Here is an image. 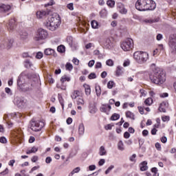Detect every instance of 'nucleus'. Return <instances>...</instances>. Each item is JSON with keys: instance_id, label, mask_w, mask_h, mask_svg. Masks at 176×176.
I'll return each instance as SVG.
<instances>
[{"instance_id": "nucleus-1", "label": "nucleus", "mask_w": 176, "mask_h": 176, "mask_svg": "<svg viewBox=\"0 0 176 176\" xmlns=\"http://www.w3.org/2000/svg\"><path fill=\"white\" fill-rule=\"evenodd\" d=\"M150 79L155 85H163L166 82V73L162 69L155 67L150 75Z\"/></svg>"}, {"instance_id": "nucleus-2", "label": "nucleus", "mask_w": 176, "mask_h": 176, "mask_svg": "<svg viewBox=\"0 0 176 176\" xmlns=\"http://www.w3.org/2000/svg\"><path fill=\"white\" fill-rule=\"evenodd\" d=\"M135 8L140 12L155 10L156 9V3L153 0H138L135 3Z\"/></svg>"}, {"instance_id": "nucleus-3", "label": "nucleus", "mask_w": 176, "mask_h": 176, "mask_svg": "<svg viewBox=\"0 0 176 176\" xmlns=\"http://www.w3.org/2000/svg\"><path fill=\"white\" fill-rule=\"evenodd\" d=\"M61 24V18L60 15L50 16L48 18V21L45 23V27L50 31H56Z\"/></svg>"}, {"instance_id": "nucleus-4", "label": "nucleus", "mask_w": 176, "mask_h": 176, "mask_svg": "<svg viewBox=\"0 0 176 176\" xmlns=\"http://www.w3.org/2000/svg\"><path fill=\"white\" fill-rule=\"evenodd\" d=\"M133 58L138 64H144L149 60V54L146 52L138 51L133 54Z\"/></svg>"}, {"instance_id": "nucleus-5", "label": "nucleus", "mask_w": 176, "mask_h": 176, "mask_svg": "<svg viewBox=\"0 0 176 176\" xmlns=\"http://www.w3.org/2000/svg\"><path fill=\"white\" fill-rule=\"evenodd\" d=\"M49 36V33L47 32V30L43 29V28H39L37 32L36 35L34 37V41L36 42H39V41H43L46 39Z\"/></svg>"}, {"instance_id": "nucleus-6", "label": "nucleus", "mask_w": 176, "mask_h": 176, "mask_svg": "<svg viewBox=\"0 0 176 176\" xmlns=\"http://www.w3.org/2000/svg\"><path fill=\"white\" fill-rule=\"evenodd\" d=\"M45 127V122L43 121H34L30 122V129L32 131H41Z\"/></svg>"}, {"instance_id": "nucleus-7", "label": "nucleus", "mask_w": 176, "mask_h": 176, "mask_svg": "<svg viewBox=\"0 0 176 176\" xmlns=\"http://www.w3.org/2000/svg\"><path fill=\"white\" fill-rule=\"evenodd\" d=\"M120 46L124 52H130L133 47V39L127 38L121 43Z\"/></svg>"}, {"instance_id": "nucleus-8", "label": "nucleus", "mask_w": 176, "mask_h": 176, "mask_svg": "<svg viewBox=\"0 0 176 176\" xmlns=\"http://www.w3.org/2000/svg\"><path fill=\"white\" fill-rule=\"evenodd\" d=\"M169 47L173 54H176V33L172 34L170 37Z\"/></svg>"}, {"instance_id": "nucleus-9", "label": "nucleus", "mask_w": 176, "mask_h": 176, "mask_svg": "<svg viewBox=\"0 0 176 176\" xmlns=\"http://www.w3.org/2000/svg\"><path fill=\"white\" fill-rule=\"evenodd\" d=\"M14 101L19 108H23L27 105V100L23 98H16Z\"/></svg>"}, {"instance_id": "nucleus-10", "label": "nucleus", "mask_w": 176, "mask_h": 176, "mask_svg": "<svg viewBox=\"0 0 176 176\" xmlns=\"http://www.w3.org/2000/svg\"><path fill=\"white\" fill-rule=\"evenodd\" d=\"M16 28V19H11L7 25V28L9 32H13L14 28Z\"/></svg>"}, {"instance_id": "nucleus-11", "label": "nucleus", "mask_w": 176, "mask_h": 176, "mask_svg": "<svg viewBox=\"0 0 176 176\" xmlns=\"http://www.w3.org/2000/svg\"><path fill=\"white\" fill-rule=\"evenodd\" d=\"M12 10V6L9 4H0V13H8Z\"/></svg>"}, {"instance_id": "nucleus-12", "label": "nucleus", "mask_w": 176, "mask_h": 176, "mask_svg": "<svg viewBox=\"0 0 176 176\" xmlns=\"http://www.w3.org/2000/svg\"><path fill=\"white\" fill-rule=\"evenodd\" d=\"M103 46L106 49H112V47H113V43H112V38H105L103 42Z\"/></svg>"}, {"instance_id": "nucleus-13", "label": "nucleus", "mask_w": 176, "mask_h": 176, "mask_svg": "<svg viewBox=\"0 0 176 176\" xmlns=\"http://www.w3.org/2000/svg\"><path fill=\"white\" fill-rule=\"evenodd\" d=\"M111 109L112 107H111V104H103L100 108V112H104L106 115H109V112H111Z\"/></svg>"}, {"instance_id": "nucleus-14", "label": "nucleus", "mask_w": 176, "mask_h": 176, "mask_svg": "<svg viewBox=\"0 0 176 176\" xmlns=\"http://www.w3.org/2000/svg\"><path fill=\"white\" fill-rule=\"evenodd\" d=\"M3 45H1V47H6V49H10L12 45H13V39L8 38L3 43Z\"/></svg>"}, {"instance_id": "nucleus-15", "label": "nucleus", "mask_w": 176, "mask_h": 176, "mask_svg": "<svg viewBox=\"0 0 176 176\" xmlns=\"http://www.w3.org/2000/svg\"><path fill=\"white\" fill-rule=\"evenodd\" d=\"M79 97H82V93L80 91L75 90L72 95V100H76Z\"/></svg>"}, {"instance_id": "nucleus-16", "label": "nucleus", "mask_w": 176, "mask_h": 176, "mask_svg": "<svg viewBox=\"0 0 176 176\" xmlns=\"http://www.w3.org/2000/svg\"><path fill=\"white\" fill-rule=\"evenodd\" d=\"M168 104L166 102H162L159 107L160 112L166 113V108H167Z\"/></svg>"}, {"instance_id": "nucleus-17", "label": "nucleus", "mask_w": 176, "mask_h": 176, "mask_svg": "<svg viewBox=\"0 0 176 176\" xmlns=\"http://www.w3.org/2000/svg\"><path fill=\"white\" fill-rule=\"evenodd\" d=\"M55 51L52 48H47L44 51L45 56H54Z\"/></svg>"}, {"instance_id": "nucleus-18", "label": "nucleus", "mask_w": 176, "mask_h": 176, "mask_svg": "<svg viewBox=\"0 0 176 176\" xmlns=\"http://www.w3.org/2000/svg\"><path fill=\"white\" fill-rule=\"evenodd\" d=\"M148 162L146 161H144L140 164V170L141 171H146L148 170Z\"/></svg>"}, {"instance_id": "nucleus-19", "label": "nucleus", "mask_w": 176, "mask_h": 176, "mask_svg": "<svg viewBox=\"0 0 176 176\" xmlns=\"http://www.w3.org/2000/svg\"><path fill=\"white\" fill-rule=\"evenodd\" d=\"M46 16V12L45 11H38L36 12L37 19H43Z\"/></svg>"}, {"instance_id": "nucleus-20", "label": "nucleus", "mask_w": 176, "mask_h": 176, "mask_svg": "<svg viewBox=\"0 0 176 176\" xmlns=\"http://www.w3.org/2000/svg\"><path fill=\"white\" fill-rule=\"evenodd\" d=\"M78 134L80 135H83L85 134V125L83 124H80L79 125Z\"/></svg>"}, {"instance_id": "nucleus-21", "label": "nucleus", "mask_w": 176, "mask_h": 176, "mask_svg": "<svg viewBox=\"0 0 176 176\" xmlns=\"http://www.w3.org/2000/svg\"><path fill=\"white\" fill-rule=\"evenodd\" d=\"M99 155L100 156H105L107 155V150L104 146H101L99 149Z\"/></svg>"}, {"instance_id": "nucleus-22", "label": "nucleus", "mask_w": 176, "mask_h": 176, "mask_svg": "<svg viewBox=\"0 0 176 176\" xmlns=\"http://www.w3.org/2000/svg\"><path fill=\"white\" fill-rule=\"evenodd\" d=\"M76 100L77 105H85V100H83L82 96L77 98Z\"/></svg>"}, {"instance_id": "nucleus-23", "label": "nucleus", "mask_w": 176, "mask_h": 176, "mask_svg": "<svg viewBox=\"0 0 176 176\" xmlns=\"http://www.w3.org/2000/svg\"><path fill=\"white\" fill-rule=\"evenodd\" d=\"M126 118H129V119H131L132 120H134L135 118H134V113H132L130 111H128L125 113Z\"/></svg>"}, {"instance_id": "nucleus-24", "label": "nucleus", "mask_w": 176, "mask_h": 176, "mask_svg": "<svg viewBox=\"0 0 176 176\" xmlns=\"http://www.w3.org/2000/svg\"><path fill=\"white\" fill-rule=\"evenodd\" d=\"M38 152V147L33 146L30 150H28L26 153L30 155L31 153H36Z\"/></svg>"}, {"instance_id": "nucleus-25", "label": "nucleus", "mask_w": 176, "mask_h": 176, "mask_svg": "<svg viewBox=\"0 0 176 176\" xmlns=\"http://www.w3.org/2000/svg\"><path fill=\"white\" fill-rule=\"evenodd\" d=\"M67 42L69 44V47H72V46L74 45V38H72V36H67Z\"/></svg>"}, {"instance_id": "nucleus-26", "label": "nucleus", "mask_w": 176, "mask_h": 176, "mask_svg": "<svg viewBox=\"0 0 176 176\" xmlns=\"http://www.w3.org/2000/svg\"><path fill=\"white\" fill-rule=\"evenodd\" d=\"M153 103V100L152 99V98H148L147 99L145 100L144 101V104L145 105H146L147 107H150V105L151 104Z\"/></svg>"}, {"instance_id": "nucleus-27", "label": "nucleus", "mask_w": 176, "mask_h": 176, "mask_svg": "<svg viewBox=\"0 0 176 176\" xmlns=\"http://www.w3.org/2000/svg\"><path fill=\"white\" fill-rule=\"evenodd\" d=\"M70 80H71V78L69 76H67V75L62 76V78L60 79V82L62 83H64V82H69Z\"/></svg>"}, {"instance_id": "nucleus-28", "label": "nucleus", "mask_w": 176, "mask_h": 176, "mask_svg": "<svg viewBox=\"0 0 176 176\" xmlns=\"http://www.w3.org/2000/svg\"><path fill=\"white\" fill-rule=\"evenodd\" d=\"M123 67L118 66L117 67V70H116V75L117 76H120V75H122L123 74Z\"/></svg>"}, {"instance_id": "nucleus-29", "label": "nucleus", "mask_w": 176, "mask_h": 176, "mask_svg": "<svg viewBox=\"0 0 176 176\" xmlns=\"http://www.w3.org/2000/svg\"><path fill=\"white\" fill-rule=\"evenodd\" d=\"M14 137L15 138H16V140H20V138H21V137H23V134H21V132L17 131L14 132Z\"/></svg>"}, {"instance_id": "nucleus-30", "label": "nucleus", "mask_w": 176, "mask_h": 176, "mask_svg": "<svg viewBox=\"0 0 176 176\" xmlns=\"http://www.w3.org/2000/svg\"><path fill=\"white\" fill-rule=\"evenodd\" d=\"M65 68L67 71H72L74 69V66L70 63H67L65 65Z\"/></svg>"}, {"instance_id": "nucleus-31", "label": "nucleus", "mask_w": 176, "mask_h": 176, "mask_svg": "<svg viewBox=\"0 0 176 176\" xmlns=\"http://www.w3.org/2000/svg\"><path fill=\"white\" fill-rule=\"evenodd\" d=\"M91 25L92 28H94L95 30L98 28V22H97V21H95V20L92 21L91 22Z\"/></svg>"}, {"instance_id": "nucleus-32", "label": "nucleus", "mask_w": 176, "mask_h": 176, "mask_svg": "<svg viewBox=\"0 0 176 176\" xmlns=\"http://www.w3.org/2000/svg\"><path fill=\"white\" fill-rule=\"evenodd\" d=\"M57 51L59 53H64V52H65V46H64V45H59V46H58Z\"/></svg>"}, {"instance_id": "nucleus-33", "label": "nucleus", "mask_w": 176, "mask_h": 176, "mask_svg": "<svg viewBox=\"0 0 176 176\" xmlns=\"http://www.w3.org/2000/svg\"><path fill=\"white\" fill-rule=\"evenodd\" d=\"M120 118V115L118 114V113H113L110 120H118L119 118Z\"/></svg>"}, {"instance_id": "nucleus-34", "label": "nucleus", "mask_w": 176, "mask_h": 176, "mask_svg": "<svg viewBox=\"0 0 176 176\" xmlns=\"http://www.w3.org/2000/svg\"><path fill=\"white\" fill-rule=\"evenodd\" d=\"M20 36L21 39H27V38H28V33L26 32H21L20 33Z\"/></svg>"}, {"instance_id": "nucleus-35", "label": "nucleus", "mask_w": 176, "mask_h": 176, "mask_svg": "<svg viewBox=\"0 0 176 176\" xmlns=\"http://www.w3.org/2000/svg\"><path fill=\"white\" fill-rule=\"evenodd\" d=\"M123 142L120 140L118 144V148L119 151H124V148L123 147Z\"/></svg>"}, {"instance_id": "nucleus-36", "label": "nucleus", "mask_w": 176, "mask_h": 176, "mask_svg": "<svg viewBox=\"0 0 176 176\" xmlns=\"http://www.w3.org/2000/svg\"><path fill=\"white\" fill-rule=\"evenodd\" d=\"M146 23H149L150 24H152L153 23H157V21H159V18H156L154 19H146Z\"/></svg>"}, {"instance_id": "nucleus-37", "label": "nucleus", "mask_w": 176, "mask_h": 176, "mask_svg": "<svg viewBox=\"0 0 176 176\" xmlns=\"http://www.w3.org/2000/svg\"><path fill=\"white\" fill-rule=\"evenodd\" d=\"M91 94V89H90V87L89 85H87L85 87V94L86 96H90Z\"/></svg>"}, {"instance_id": "nucleus-38", "label": "nucleus", "mask_w": 176, "mask_h": 176, "mask_svg": "<svg viewBox=\"0 0 176 176\" xmlns=\"http://www.w3.org/2000/svg\"><path fill=\"white\" fill-rule=\"evenodd\" d=\"M107 5L110 8H113V6H115V1L112 0H108L107 1Z\"/></svg>"}, {"instance_id": "nucleus-39", "label": "nucleus", "mask_w": 176, "mask_h": 176, "mask_svg": "<svg viewBox=\"0 0 176 176\" xmlns=\"http://www.w3.org/2000/svg\"><path fill=\"white\" fill-rule=\"evenodd\" d=\"M151 173H153V176H159V173H157V168L156 167L151 168Z\"/></svg>"}, {"instance_id": "nucleus-40", "label": "nucleus", "mask_w": 176, "mask_h": 176, "mask_svg": "<svg viewBox=\"0 0 176 176\" xmlns=\"http://www.w3.org/2000/svg\"><path fill=\"white\" fill-rule=\"evenodd\" d=\"M96 95L98 97L101 96V87L100 86L96 87Z\"/></svg>"}, {"instance_id": "nucleus-41", "label": "nucleus", "mask_w": 176, "mask_h": 176, "mask_svg": "<svg viewBox=\"0 0 176 176\" xmlns=\"http://www.w3.org/2000/svg\"><path fill=\"white\" fill-rule=\"evenodd\" d=\"M135 157H137V155L133 154V155L129 157L130 162H132L133 163H135V162H137V160H135Z\"/></svg>"}, {"instance_id": "nucleus-42", "label": "nucleus", "mask_w": 176, "mask_h": 176, "mask_svg": "<svg viewBox=\"0 0 176 176\" xmlns=\"http://www.w3.org/2000/svg\"><path fill=\"white\" fill-rule=\"evenodd\" d=\"M80 171V167H76V168H74L71 173L69 174V175H73L76 173H79Z\"/></svg>"}, {"instance_id": "nucleus-43", "label": "nucleus", "mask_w": 176, "mask_h": 176, "mask_svg": "<svg viewBox=\"0 0 176 176\" xmlns=\"http://www.w3.org/2000/svg\"><path fill=\"white\" fill-rule=\"evenodd\" d=\"M113 86H115V82L110 80L107 83V87L108 89H112V87H113Z\"/></svg>"}, {"instance_id": "nucleus-44", "label": "nucleus", "mask_w": 176, "mask_h": 176, "mask_svg": "<svg viewBox=\"0 0 176 176\" xmlns=\"http://www.w3.org/2000/svg\"><path fill=\"white\" fill-rule=\"evenodd\" d=\"M106 64L109 67H113V60H112L111 59H109L106 61Z\"/></svg>"}, {"instance_id": "nucleus-45", "label": "nucleus", "mask_w": 176, "mask_h": 176, "mask_svg": "<svg viewBox=\"0 0 176 176\" xmlns=\"http://www.w3.org/2000/svg\"><path fill=\"white\" fill-rule=\"evenodd\" d=\"M43 57V53L38 52L36 53V58H38V60H41Z\"/></svg>"}, {"instance_id": "nucleus-46", "label": "nucleus", "mask_w": 176, "mask_h": 176, "mask_svg": "<svg viewBox=\"0 0 176 176\" xmlns=\"http://www.w3.org/2000/svg\"><path fill=\"white\" fill-rule=\"evenodd\" d=\"M162 122H168L170 120V116H164L162 117Z\"/></svg>"}, {"instance_id": "nucleus-47", "label": "nucleus", "mask_w": 176, "mask_h": 176, "mask_svg": "<svg viewBox=\"0 0 176 176\" xmlns=\"http://www.w3.org/2000/svg\"><path fill=\"white\" fill-rule=\"evenodd\" d=\"M113 168H115V166L113 165H111L110 166L107 170L105 171V174H109V173H111V170L113 169Z\"/></svg>"}, {"instance_id": "nucleus-48", "label": "nucleus", "mask_w": 176, "mask_h": 176, "mask_svg": "<svg viewBox=\"0 0 176 176\" xmlns=\"http://www.w3.org/2000/svg\"><path fill=\"white\" fill-rule=\"evenodd\" d=\"M89 79H96L97 78V76L96 75V74L94 73H91L89 76H88Z\"/></svg>"}, {"instance_id": "nucleus-49", "label": "nucleus", "mask_w": 176, "mask_h": 176, "mask_svg": "<svg viewBox=\"0 0 176 176\" xmlns=\"http://www.w3.org/2000/svg\"><path fill=\"white\" fill-rule=\"evenodd\" d=\"M67 8L69 10H74V3H70L67 4Z\"/></svg>"}, {"instance_id": "nucleus-50", "label": "nucleus", "mask_w": 176, "mask_h": 176, "mask_svg": "<svg viewBox=\"0 0 176 176\" xmlns=\"http://www.w3.org/2000/svg\"><path fill=\"white\" fill-rule=\"evenodd\" d=\"M140 97H145V96H146V91L144 90V89H140Z\"/></svg>"}, {"instance_id": "nucleus-51", "label": "nucleus", "mask_w": 176, "mask_h": 176, "mask_svg": "<svg viewBox=\"0 0 176 176\" xmlns=\"http://www.w3.org/2000/svg\"><path fill=\"white\" fill-rule=\"evenodd\" d=\"M38 156L36 155H34L32 157L31 159V161L33 162V163H36V162H38Z\"/></svg>"}, {"instance_id": "nucleus-52", "label": "nucleus", "mask_w": 176, "mask_h": 176, "mask_svg": "<svg viewBox=\"0 0 176 176\" xmlns=\"http://www.w3.org/2000/svg\"><path fill=\"white\" fill-rule=\"evenodd\" d=\"M39 166H34L30 170V174H32V173H34V171H36V170H38V168H39Z\"/></svg>"}, {"instance_id": "nucleus-53", "label": "nucleus", "mask_w": 176, "mask_h": 176, "mask_svg": "<svg viewBox=\"0 0 176 176\" xmlns=\"http://www.w3.org/2000/svg\"><path fill=\"white\" fill-rule=\"evenodd\" d=\"M138 109L141 115H144V107H138Z\"/></svg>"}, {"instance_id": "nucleus-54", "label": "nucleus", "mask_w": 176, "mask_h": 176, "mask_svg": "<svg viewBox=\"0 0 176 176\" xmlns=\"http://www.w3.org/2000/svg\"><path fill=\"white\" fill-rule=\"evenodd\" d=\"M45 163H47V164H50V163H52V158L50 157H47L45 159Z\"/></svg>"}, {"instance_id": "nucleus-55", "label": "nucleus", "mask_w": 176, "mask_h": 176, "mask_svg": "<svg viewBox=\"0 0 176 176\" xmlns=\"http://www.w3.org/2000/svg\"><path fill=\"white\" fill-rule=\"evenodd\" d=\"M1 175H6V174H9V169L7 168L5 170L1 173Z\"/></svg>"}, {"instance_id": "nucleus-56", "label": "nucleus", "mask_w": 176, "mask_h": 176, "mask_svg": "<svg viewBox=\"0 0 176 176\" xmlns=\"http://www.w3.org/2000/svg\"><path fill=\"white\" fill-rule=\"evenodd\" d=\"M72 63H74V64H75V65H79V60L76 58H74L72 60Z\"/></svg>"}, {"instance_id": "nucleus-57", "label": "nucleus", "mask_w": 176, "mask_h": 176, "mask_svg": "<svg viewBox=\"0 0 176 176\" xmlns=\"http://www.w3.org/2000/svg\"><path fill=\"white\" fill-rule=\"evenodd\" d=\"M0 142L1 144H6V138L5 137L0 138Z\"/></svg>"}, {"instance_id": "nucleus-58", "label": "nucleus", "mask_w": 176, "mask_h": 176, "mask_svg": "<svg viewBox=\"0 0 176 176\" xmlns=\"http://www.w3.org/2000/svg\"><path fill=\"white\" fill-rule=\"evenodd\" d=\"M112 127H113V125L109 124L105 126L106 130H112Z\"/></svg>"}, {"instance_id": "nucleus-59", "label": "nucleus", "mask_w": 176, "mask_h": 176, "mask_svg": "<svg viewBox=\"0 0 176 176\" xmlns=\"http://www.w3.org/2000/svg\"><path fill=\"white\" fill-rule=\"evenodd\" d=\"M104 164H105V160L104 159H101L98 162L99 166H104Z\"/></svg>"}, {"instance_id": "nucleus-60", "label": "nucleus", "mask_w": 176, "mask_h": 176, "mask_svg": "<svg viewBox=\"0 0 176 176\" xmlns=\"http://www.w3.org/2000/svg\"><path fill=\"white\" fill-rule=\"evenodd\" d=\"M5 91H6V93H7V94L12 95V90L9 87H6L5 89Z\"/></svg>"}, {"instance_id": "nucleus-61", "label": "nucleus", "mask_w": 176, "mask_h": 176, "mask_svg": "<svg viewBox=\"0 0 176 176\" xmlns=\"http://www.w3.org/2000/svg\"><path fill=\"white\" fill-rule=\"evenodd\" d=\"M35 141V138L34 136H30L29 139L30 144H32Z\"/></svg>"}, {"instance_id": "nucleus-62", "label": "nucleus", "mask_w": 176, "mask_h": 176, "mask_svg": "<svg viewBox=\"0 0 176 176\" xmlns=\"http://www.w3.org/2000/svg\"><path fill=\"white\" fill-rule=\"evenodd\" d=\"M94 63H95L94 60H90L88 63V66L90 67H93V65H94Z\"/></svg>"}, {"instance_id": "nucleus-63", "label": "nucleus", "mask_w": 176, "mask_h": 176, "mask_svg": "<svg viewBox=\"0 0 176 176\" xmlns=\"http://www.w3.org/2000/svg\"><path fill=\"white\" fill-rule=\"evenodd\" d=\"M101 67H102V65L101 64V63L100 62L96 63L95 65V68H101Z\"/></svg>"}, {"instance_id": "nucleus-64", "label": "nucleus", "mask_w": 176, "mask_h": 176, "mask_svg": "<svg viewBox=\"0 0 176 176\" xmlns=\"http://www.w3.org/2000/svg\"><path fill=\"white\" fill-rule=\"evenodd\" d=\"M91 46H93V43H88V44H87V45H85V48H86V49H90V47H91Z\"/></svg>"}]
</instances>
